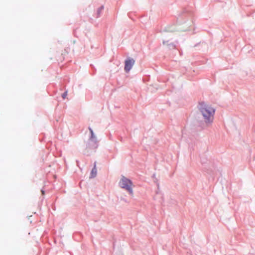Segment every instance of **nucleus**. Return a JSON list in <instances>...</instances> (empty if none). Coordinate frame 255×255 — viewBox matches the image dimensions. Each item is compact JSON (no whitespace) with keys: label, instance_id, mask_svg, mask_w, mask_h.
Listing matches in <instances>:
<instances>
[{"label":"nucleus","instance_id":"nucleus-4","mask_svg":"<svg viewBox=\"0 0 255 255\" xmlns=\"http://www.w3.org/2000/svg\"><path fill=\"white\" fill-rule=\"evenodd\" d=\"M89 130H90V131L91 132V134L90 139L92 140H93V141H94L95 142H97V137H96V135L94 134L92 129L90 127H89Z\"/></svg>","mask_w":255,"mask_h":255},{"label":"nucleus","instance_id":"nucleus-6","mask_svg":"<svg viewBox=\"0 0 255 255\" xmlns=\"http://www.w3.org/2000/svg\"><path fill=\"white\" fill-rule=\"evenodd\" d=\"M67 95V91H66V92H65L62 94V98H63V99H65V98L66 97Z\"/></svg>","mask_w":255,"mask_h":255},{"label":"nucleus","instance_id":"nucleus-7","mask_svg":"<svg viewBox=\"0 0 255 255\" xmlns=\"http://www.w3.org/2000/svg\"><path fill=\"white\" fill-rule=\"evenodd\" d=\"M41 192H42V194L43 195H44V192L43 190H42V191H41Z\"/></svg>","mask_w":255,"mask_h":255},{"label":"nucleus","instance_id":"nucleus-5","mask_svg":"<svg viewBox=\"0 0 255 255\" xmlns=\"http://www.w3.org/2000/svg\"><path fill=\"white\" fill-rule=\"evenodd\" d=\"M97 175V168H96V165L95 163L94 168L92 169L91 173V177L94 178Z\"/></svg>","mask_w":255,"mask_h":255},{"label":"nucleus","instance_id":"nucleus-2","mask_svg":"<svg viewBox=\"0 0 255 255\" xmlns=\"http://www.w3.org/2000/svg\"><path fill=\"white\" fill-rule=\"evenodd\" d=\"M119 185L121 188L126 189L130 194H133V184L129 179L123 176L119 182Z\"/></svg>","mask_w":255,"mask_h":255},{"label":"nucleus","instance_id":"nucleus-3","mask_svg":"<svg viewBox=\"0 0 255 255\" xmlns=\"http://www.w3.org/2000/svg\"><path fill=\"white\" fill-rule=\"evenodd\" d=\"M135 61L133 59L128 58L125 61V70L127 72H128L131 69L133 64H134Z\"/></svg>","mask_w":255,"mask_h":255},{"label":"nucleus","instance_id":"nucleus-1","mask_svg":"<svg viewBox=\"0 0 255 255\" xmlns=\"http://www.w3.org/2000/svg\"><path fill=\"white\" fill-rule=\"evenodd\" d=\"M198 109L206 125L208 126L211 124L214 120L215 109L211 105L205 102L200 103Z\"/></svg>","mask_w":255,"mask_h":255}]
</instances>
